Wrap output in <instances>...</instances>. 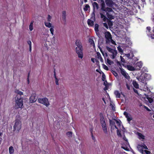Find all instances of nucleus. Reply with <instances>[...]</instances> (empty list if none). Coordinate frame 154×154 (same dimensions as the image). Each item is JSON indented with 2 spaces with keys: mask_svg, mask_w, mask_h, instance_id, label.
Returning <instances> with one entry per match:
<instances>
[{
  "mask_svg": "<svg viewBox=\"0 0 154 154\" xmlns=\"http://www.w3.org/2000/svg\"><path fill=\"white\" fill-rule=\"evenodd\" d=\"M75 44L77 46L75 48L76 53L78 55L79 58L82 59L83 57V47L81 41L79 39H76L75 42Z\"/></svg>",
  "mask_w": 154,
  "mask_h": 154,
  "instance_id": "f257e3e1",
  "label": "nucleus"
},
{
  "mask_svg": "<svg viewBox=\"0 0 154 154\" xmlns=\"http://www.w3.org/2000/svg\"><path fill=\"white\" fill-rule=\"evenodd\" d=\"M15 108L16 109L22 108L23 105V98L22 97L18 95H16L15 98Z\"/></svg>",
  "mask_w": 154,
  "mask_h": 154,
  "instance_id": "f03ea898",
  "label": "nucleus"
},
{
  "mask_svg": "<svg viewBox=\"0 0 154 154\" xmlns=\"http://www.w3.org/2000/svg\"><path fill=\"white\" fill-rule=\"evenodd\" d=\"M101 10L105 11L106 12H113V11L112 10V8L109 7H106V4H105V2L103 0H101Z\"/></svg>",
  "mask_w": 154,
  "mask_h": 154,
  "instance_id": "7ed1b4c3",
  "label": "nucleus"
},
{
  "mask_svg": "<svg viewBox=\"0 0 154 154\" xmlns=\"http://www.w3.org/2000/svg\"><path fill=\"white\" fill-rule=\"evenodd\" d=\"M105 37L106 39V44H109L112 38V36L110 32L108 31H106L104 33Z\"/></svg>",
  "mask_w": 154,
  "mask_h": 154,
  "instance_id": "20e7f679",
  "label": "nucleus"
},
{
  "mask_svg": "<svg viewBox=\"0 0 154 154\" xmlns=\"http://www.w3.org/2000/svg\"><path fill=\"white\" fill-rule=\"evenodd\" d=\"M38 101L39 103L44 104L47 107L50 104L48 99L46 97L39 98Z\"/></svg>",
  "mask_w": 154,
  "mask_h": 154,
  "instance_id": "39448f33",
  "label": "nucleus"
},
{
  "mask_svg": "<svg viewBox=\"0 0 154 154\" xmlns=\"http://www.w3.org/2000/svg\"><path fill=\"white\" fill-rule=\"evenodd\" d=\"M138 150L142 154H145L143 150V149H148L147 146L144 144H138L137 146Z\"/></svg>",
  "mask_w": 154,
  "mask_h": 154,
  "instance_id": "423d86ee",
  "label": "nucleus"
},
{
  "mask_svg": "<svg viewBox=\"0 0 154 154\" xmlns=\"http://www.w3.org/2000/svg\"><path fill=\"white\" fill-rule=\"evenodd\" d=\"M115 128L117 129V133L118 136L120 137H122V135L121 134V132L122 131L125 132V128L123 126H114Z\"/></svg>",
  "mask_w": 154,
  "mask_h": 154,
  "instance_id": "0eeeda50",
  "label": "nucleus"
},
{
  "mask_svg": "<svg viewBox=\"0 0 154 154\" xmlns=\"http://www.w3.org/2000/svg\"><path fill=\"white\" fill-rule=\"evenodd\" d=\"M105 4H106L107 6L112 8L113 9H115L114 6L116 4L113 2V0H105Z\"/></svg>",
  "mask_w": 154,
  "mask_h": 154,
  "instance_id": "6e6552de",
  "label": "nucleus"
},
{
  "mask_svg": "<svg viewBox=\"0 0 154 154\" xmlns=\"http://www.w3.org/2000/svg\"><path fill=\"white\" fill-rule=\"evenodd\" d=\"M37 98L36 94L35 93H32L29 98L30 102L31 103L35 102Z\"/></svg>",
  "mask_w": 154,
  "mask_h": 154,
  "instance_id": "1a4fd4ad",
  "label": "nucleus"
},
{
  "mask_svg": "<svg viewBox=\"0 0 154 154\" xmlns=\"http://www.w3.org/2000/svg\"><path fill=\"white\" fill-rule=\"evenodd\" d=\"M100 120L101 125H106L104 116L102 113L100 114Z\"/></svg>",
  "mask_w": 154,
  "mask_h": 154,
  "instance_id": "9d476101",
  "label": "nucleus"
},
{
  "mask_svg": "<svg viewBox=\"0 0 154 154\" xmlns=\"http://www.w3.org/2000/svg\"><path fill=\"white\" fill-rule=\"evenodd\" d=\"M120 72L121 74L126 79H128L130 77L128 75V73L125 72V70L123 69L122 67L119 68Z\"/></svg>",
  "mask_w": 154,
  "mask_h": 154,
  "instance_id": "9b49d317",
  "label": "nucleus"
},
{
  "mask_svg": "<svg viewBox=\"0 0 154 154\" xmlns=\"http://www.w3.org/2000/svg\"><path fill=\"white\" fill-rule=\"evenodd\" d=\"M122 138L125 141L126 145H125V147L124 146H122V147L125 150H128V147H130V145L128 142V139L126 138L125 136H122Z\"/></svg>",
  "mask_w": 154,
  "mask_h": 154,
  "instance_id": "f8f14e48",
  "label": "nucleus"
},
{
  "mask_svg": "<svg viewBox=\"0 0 154 154\" xmlns=\"http://www.w3.org/2000/svg\"><path fill=\"white\" fill-rule=\"evenodd\" d=\"M124 115L127 119V121L128 122H130L132 119V118L130 114L126 112H125Z\"/></svg>",
  "mask_w": 154,
  "mask_h": 154,
  "instance_id": "ddd939ff",
  "label": "nucleus"
},
{
  "mask_svg": "<svg viewBox=\"0 0 154 154\" xmlns=\"http://www.w3.org/2000/svg\"><path fill=\"white\" fill-rule=\"evenodd\" d=\"M138 79L144 84H146V78L144 76H140Z\"/></svg>",
  "mask_w": 154,
  "mask_h": 154,
  "instance_id": "4468645a",
  "label": "nucleus"
},
{
  "mask_svg": "<svg viewBox=\"0 0 154 154\" xmlns=\"http://www.w3.org/2000/svg\"><path fill=\"white\" fill-rule=\"evenodd\" d=\"M15 121L14 125H21V122L20 117H17Z\"/></svg>",
  "mask_w": 154,
  "mask_h": 154,
  "instance_id": "2eb2a0df",
  "label": "nucleus"
},
{
  "mask_svg": "<svg viewBox=\"0 0 154 154\" xmlns=\"http://www.w3.org/2000/svg\"><path fill=\"white\" fill-rule=\"evenodd\" d=\"M66 11H63L62 12V19L64 22L66 21Z\"/></svg>",
  "mask_w": 154,
  "mask_h": 154,
  "instance_id": "dca6fc26",
  "label": "nucleus"
},
{
  "mask_svg": "<svg viewBox=\"0 0 154 154\" xmlns=\"http://www.w3.org/2000/svg\"><path fill=\"white\" fill-rule=\"evenodd\" d=\"M87 23L88 26H93L94 24V21L89 19L88 20Z\"/></svg>",
  "mask_w": 154,
  "mask_h": 154,
  "instance_id": "f3484780",
  "label": "nucleus"
},
{
  "mask_svg": "<svg viewBox=\"0 0 154 154\" xmlns=\"http://www.w3.org/2000/svg\"><path fill=\"white\" fill-rule=\"evenodd\" d=\"M137 135L138 136V138L140 140H144L145 136L143 135L142 134L140 133H137Z\"/></svg>",
  "mask_w": 154,
  "mask_h": 154,
  "instance_id": "a211bd4d",
  "label": "nucleus"
},
{
  "mask_svg": "<svg viewBox=\"0 0 154 154\" xmlns=\"http://www.w3.org/2000/svg\"><path fill=\"white\" fill-rule=\"evenodd\" d=\"M93 9L94 10L96 8L97 9H98L99 7L98 4L96 2H94L92 4Z\"/></svg>",
  "mask_w": 154,
  "mask_h": 154,
  "instance_id": "6ab92c4d",
  "label": "nucleus"
},
{
  "mask_svg": "<svg viewBox=\"0 0 154 154\" xmlns=\"http://www.w3.org/2000/svg\"><path fill=\"white\" fill-rule=\"evenodd\" d=\"M153 96L154 97H153V98L149 97V95L146 96V98L150 103H151L153 101V100L154 99V94H153L152 96Z\"/></svg>",
  "mask_w": 154,
  "mask_h": 154,
  "instance_id": "aec40b11",
  "label": "nucleus"
},
{
  "mask_svg": "<svg viewBox=\"0 0 154 154\" xmlns=\"http://www.w3.org/2000/svg\"><path fill=\"white\" fill-rule=\"evenodd\" d=\"M132 84L134 87L136 88L137 89L139 88V85L135 80H134L133 81Z\"/></svg>",
  "mask_w": 154,
  "mask_h": 154,
  "instance_id": "412c9836",
  "label": "nucleus"
},
{
  "mask_svg": "<svg viewBox=\"0 0 154 154\" xmlns=\"http://www.w3.org/2000/svg\"><path fill=\"white\" fill-rule=\"evenodd\" d=\"M114 94L116 96V98H120V94L118 91H114Z\"/></svg>",
  "mask_w": 154,
  "mask_h": 154,
  "instance_id": "4be33fe9",
  "label": "nucleus"
},
{
  "mask_svg": "<svg viewBox=\"0 0 154 154\" xmlns=\"http://www.w3.org/2000/svg\"><path fill=\"white\" fill-rule=\"evenodd\" d=\"M90 44L92 45L93 47H95V45L94 40L90 38L88 40Z\"/></svg>",
  "mask_w": 154,
  "mask_h": 154,
  "instance_id": "5701e85b",
  "label": "nucleus"
},
{
  "mask_svg": "<svg viewBox=\"0 0 154 154\" xmlns=\"http://www.w3.org/2000/svg\"><path fill=\"white\" fill-rule=\"evenodd\" d=\"M127 69L129 71H134L135 69L134 67L130 65H127Z\"/></svg>",
  "mask_w": 154,
  "mask_h": 154,
  "instance_id": "b1692460",
  "label": "nucleus"
},
{
  "mask_svg": "<svg viewBox=\"0 0 154 154\" xmlns=\"http://www.w3.org/2000/svg\"><path fill=\"white\" fill-rule=\"evenodd\" d=\"M111 53H112V58L114 59L116 56L117 53V51L116 50H114Z\"/></svg>",
  "mask_w": 154,
  "mask_h": 154,
  "instance_id": "393cba45",
  "label": "nucleus"
},
{
  "mask_svg": "<svg viewBox=\"0 0 154 154\" xmlns=\"http://www.w3.org/2000/svg\"><path fill=\"white\" fill-rule=\"evenodd\" d=\"M15 93L17 94L16 95L21 96L23 95V92L18 90H16L15 91Z\"/></svg>",
  "mask_w": 154,
  "mask_h": 154,
  "instance_id": "a878e982",
  "label": "nucleus"
},
{
  "mask_svg": "<svg viewBox=\"0 0 154 154\" xmlns=\"http://www.w3.org/2000/svg\"><path fill=\"white\" fill-rule=\"evenodd\" d=\"M21 128V126H14V131H18Z\"/></svg>",
  "mask_w": 154,
  "mask_h": 154,
  "instance_id": "bb28decb",
  "label": "nucleus"
},
{
  "mask_svg": "<svg viewBox=\"0 0 154 154\" xmlns=\"http://www.w3.org/2000/svg\"><path fill=\"white\" fill-rule=\"evenodd\" d=\"M9 153L10 154H12L14 151V150L13 146H10L9 148Z\"/></svg>",
  "mask_w": 154,
  "mask_h": 154,
  "instance_id": "cd10ccee",
  "label": "nucleus"
},
{
  "mask_svg": "<svg viewBox=\"0 0 154 154\" xmlns=\"http://www.w3.org/2000/svg\"><path fill=\"white\" fill-rule=\"evenodd\" d=\"M136 65L137 67H138V69H141L142 66V63L141 62H137Z\"/></svg>",
  "mask_w": 154,
  "mask_h": 154,
  "instance_id": "c85d7f7f",
  "label": "nucleus"
},
{
  "mask_svg": "<svg viewBox=\"0 0 154 154\" xmlns=\"http://www.w3.org/2000/svg\"><path fill=\"white\" fill-rule=\"evenodd\" d=\"M99 25L97 24H95L94 25V30L96 33L99 31Z\"/></svg>",
  "mask_w": 154,
  "mask_h": 154,
  "instance_id": "c756f323",
  "label": "nucleus"
},
{
  "mask_svg": "<svg viewBox=\"0 0 154 154\" xmlns=\"http://www.w3.org/2000/svg\"><path fill=\"white\" fill-rule=\"evenodd\" d=\"M110 125H115L116 119L109 120Z\"/></svg>",
  "mask_w": 154,
  "mask_h": 154,
  "instance_id": "7c9ffc66",
  "label": "nucleus"
},
{
  "mask_svg": "<svg viewBox=\"0 0 154 154\" xmlns=\"http://www.w3.org/2000/svg\"><path fill=\"white\" fill-rule=\"evenodd\" d=\"M107 16L108 18L110 20H112L114 18V17L113 16H112L111 14L107 13Z\"/></svg>",
  "mask_w": 154,
  "mask_h": 154,
  "instance_id": "2f4dec72",
  "label": "nucleus"
},
{
  "mask_svg": "<svg viewBox=\"0 0 154 154\" xmlns=\"http://www.w3.org/2000/svg\"><path fill=\"white\" fill-rule=\"evenodd\" d=\"M90 7L88 4H86L84 8V10L85 11H87L88 9H90Z\"/></svg>",
  "mask_w": 154,
  "mask_h": 154,
  "instance_id": "473e14b6",
  "label": "nucleus"
},
{
  "mask_svg": "<svg viewBox=\"0 0 154 154\" xmlns=\"http://www.w3.org/2000/svg\"><path fill=\"white\" fill-rule=\"evenodd\" d=\"M33 21H32L29 25V28L30 31H32L33 30Z\"/></svg>",
  "mask_w": 154,
  "mask_h": 154,
  "instance_id": "72a5a7b5",
  "label": "nucleus"
},
{
  "mask_svg": "<svg viewBox=\"0 0 154 154\" xmlns=\"http://www.w3.org/2000/svg\"><path fill=\"white\" fill-rule=\"evenodd\" d=\"M66 135L69 138L72 137V132L71 131L67 132L66 133Z\"/></svg>",
  "mask_w": 154,
  "mask_h": 154,
  "instance_id": "f704fd0d",
  "label": "nucleus"
},
{
  "mask_svg": "<svg viewBox=\"0 0 154 154\" xmlns=\"http://www.w3.org/2000/svg\"><path fill=\"white\" fill-rule=\"evenodd\" d=\"M45 25L48 28H50L51 26V24L50 22H45Z\"/></svg>",
  "mask_w": 154,
  "mask_h": 154,
  "instance_id": "c9c22d12",
  "label": "nucleus"
},
{
  "mask_svg": "<svg viewBox=\"0 0 154 154\" xmlns=\"http://www.w3.org/2000/svg\"><path fill=\"white\" fill-rule=\"evenodd\" d=\"M106 49L110 52L111 53L114 50V49H112L108 46H106Z\"/></svg>",
  "mask_w": 154,
  "mask_h": 154,
  "instance_id": "e433bc0d",
  "label": "nucleus"
},
{
  "mask_svg": "<svg viewBox=\"0 0 154 154\" xmlns=\"http://www.w3.org/2000/svg\"><path fill=\"white\" fill-rule=\"evenodd\" d=\"M102 128L104 132L105 133H106L107 131L106 126H103Z\"/></svg>",
  "mask_w": 154,
  "mask_h": 154,
  "instance_id": "4c0bfd02",
  "label": "nucleus"
},
{
  "mask_svg": "<svg viewBox=\"0 0 154 154\" xmlns=\"http://www.w3.org/2000/svg\"><path fill=\"white\" fill-rule=\"evenodd\" d=\"M108 24L109 26V27H110L113 25V24L112 22L110 20H109L108 22Z\"/></svg>",
  "mask_w": 154,
  "mask_h": 154,
  "instance_id": "58836bf2",
  "label": "nucleus"
},
{
  "mask_svg": "<svg viewBox=\"0 0 154 154\" xmlns=\"http://www.w3.org/2000/svg\"><path fill=\"white\" fill-rule=\"evenodd\" d=\"M152 32L153 33L151 34V37L152 38L154 39V27H153Z\"/></svg>",
  "mask_w": 154,
  "mask_h": 154,
  "instance_id": "ea45409f",
  "label": "nucleus"
},
{
  "mask_svg": "<svg viewBox=\"0 0 154 154\" xmlns=\"http://www.w3.org/2000/svg\"><path fill=\"white\" fill-rule=\"evenodd\" d=\"M100 14L101 18H103V19H105L106 18V17L102 13H100Z\"/></svg>",
  "mask_w": 154,
  "mask_h": 154,
  "instance_id": "a19ab883",
  "label": "nucleus"
},
{
  "mask_svg": "<svg viewBox=\"0 0 154 154\" xmlns=\"http://www.w3.org/2000/svg\"><path fill=\"white\" fill-rule=\"evenodd\" d=\"M50 30L51 32V33L52 35H53V32L54 31V29L52 27H51L50 28Z\"/></svg>",
  "mask_w": 154,
  "mask_h": 154,
  "instance_id": "79ce46f5",
  "label": "nucleus"
},
{
  "mask_svg": "<svg viewBox=\"0 0 154 154\" xmlns=\"http://www.w3.org/2000/svg\"><path fill=\"white\" fill-rule=\"evenodd\" d=\"M110 106L112 107V109L113 111H115L116 109L114 106L111 103L110 104Z\"/></svg>",
  "mask_w": 154,
  "mask_h": 154,
  "instance_id": "37998d69",
  "label": "nucleus"
},
{
  "mask_svg": "<svg viewBox=\"0 0 154 154\" xmlns=\"http://www.w3.org/2000/svg\"><path fill=\"white\" fill-rule=\"evenodd\" d=\"M112 61L111 60L107 58V63H108L109 65H111L112 64Z\"/></svg>",
  "mask_w": 154,
  "mask_h": 154,
  "instance_id": "c03bdc74",
  "label": "nucleus"
},
{
  "mask_svg": "<svg viewBox=\"0 0 154 154\" xmlns=\"http://www.w3.org/2000/svg\"><path fill=\"white\" fill-rule=\"evenodd\" d=\"M102 80L103 81H104L106 79V78H105V76L103 73V74L102 75Z\"/></svg>",
  "mask_w": 154,
  "mask_h": 154,
  "instance_id": "a18cd8bd",
  "label": "nucleus"
},
{
  "mask_svg": "<svg viewBox=\"0 0 154 154\" xmlns=\"http://www.w3.org/2000/svg\"><path fill=\"white\" fill-rule=\"evenodd\" d=\"M51 18V16H50V15H48V18H47V20L48 22H50Z\"/></svg>",
  "mask_w": 154,
  "mask_h": 154,
  "instance_id": "49530a36",
  "label": "nucleus"
},
{
  "mask_svg": "<svg viewBox=\"0 0 154 154\" xmlns=\"http://www.w3.org/2000/svg\"><path fill=\"white\" fill-rule=\"evenodd\" d=\"M118 50L120 52H123V51L120 47H118Z\"/></svg>",
  "mask_w": 154,
  "mask_h": 154,
  "instance_id": "de8ad7c7",
  "label": "nucleus"
},
{
  "mask_svg": "<svg viewBox=\"0 0 154 154\" xmlns=\"http://www.w3.org/2000/svg\"><path fill=\"white\" fill-rule=\"evenodd\" d=\"M103 67L104 69L106 70H108L109 69L108 67L104 64L103 65Z\"/></svg>",
  "mask_w": 154,
  "mask_h": 154,
  "instance_id": "09e8293b",
  "label": "nucleus"
},
{
  "mask_svg": "<svg viewBox=\"0 0 154 154\" xmlns=\"http://www.w3.org/2000/svg\"><path fill=\"white\" fill-rule=\"evenodd\" d=\"M120 121H118L116 119V122L117 125H120Z\"/></svg>",
  "mask_w": 154,
  "mask_h": 154,
  "instance_id": "8fccbe9b",
  "label": "nucleus"
},
{
  "mask_svg": "<svg viewBox=\"0 0 154 154\" xmlns=\"http://www.w3.org/2000/svg\"><path fill=\"white\" fill-rule=\"evenodd\" d=\"M103 26L107 29L108 28L107 24L106 23H104L103 24Z\"/></svg>",
  "mask_w": 154,
  "mask_h": 154,
  "instance_id": "3c124183",
  "label": "nucleus"
},
{
  "mask_svg": "<svg viewBox=\"0 0 154 154\" xmlns=\"http://www.w3.org/2000/svg\"><path fill=\"white\" fill-rule=\"evenodd\" d=\"M55 83L56 85H59L58 81L59 80L57 78L55 79Z\"/></svg>",
  "mask_w": 154,
  "mask_h": 154,
  "instance_id": "603ef678",
  "label": "nucleus"
},
{
  "mask_svg": "<svg viewBox=\"0 0 154 154\" xmlns=\"http://www.w3.org/2000/svg\"><path fill=\"white\" fill-rule=\"evenodd\" d=\"M144 152H145L146 154H150V152L147 150H144Z\"/></svg>",
  "mask_w": 154,
  "mask_h": 154,
  "instance_id": "864d4df0",
  "label": "nucleus"
},
{
  "mask_svg": "<svg viewBox=\"0 0 154 154\" xmlns=\"http://www.w3.org/2000/svg\"><path fill=\"white\" fill-rule=\"evenodd\" d=\"M102 53L103 56L104 57L105 59V57H107V54L106 53H105L104 54L102 52Z\"/></svg>",
  "mask_w": 154,
  "mask_h": 154,
  "instance_id": "5fc2aeb1",
  "label": "nucleus"
},
{
  "mask_svg": "<svg viewBox=\"0 0 154 154\" xmlns=\"http://www.w3.org/2000/svg\"><path fill=\"white\" fill-rule=\"evenodd\" d=\"M54 78H55V79H56V78H57L56 76V72H55V69H54Z\"/></svg>",
  "mask_w": 154,
  "mask_h": 154,
  "instance_id": "6e6d98bb",
  "label": "nucleus"
},
{
  "mask_svg": "<svg viewBox=\"0 0 154 154\" xmlns=\"http://www.w3.org/2000/svg\"><path fill=\"white\" fill-rule=\"evenodd\" d=\"M104 85H105V86L106 87L108 85L107 82L106 80H105L104 82Z\"/></svg>",
  "mask_w": 154,
  "mask_h": 154,
  "instance_id": "4d7b16f0",
  "label": "nucleus"
},
{
  "mask_svg": "<svg viewBox=\"0 0 154 154\" xmlns=\"http://www.w3.org/2000/svg\"><path fill=\"white\" fill-rule=\"evenodd\" d=\"M27 43L29 45V47L31 46V42L30 41H29L27 42Z\"/></svg>",
  "mask_w": 154,
  "mask_h": 154,
  "instance_id": "13d9d810",
  "label": "nucleus"
},
{
  "mask_svg": "<svg viewBox=\"0 0 154 154\" xmlns=\"http://www.w3.org/2000/svg\"><path fill=\"white\" fill-rule=\"evenodd\" d=\"M110 42L111 43L114 45H115L116 44V42L113 40L112 39H111V41H110Z\"/></svg>",
  "mask_w": 154,
  "mask_h": 154,
  "instance_id": "bf43d9fd",
  "label": "nucleus"
},
{
  "mask_svg": "<svg viewBox=\"0 0 154 154\" xmlns=\"http://www.w3.org/2000/svg\"><path fill=\"white\" fill-rule=\"evenodd\" d=\"M91 137L92 138V139L94 140H95V138L94 137V136H93V133H92L91 134Z\"/></svg>",
  "mask_w": 154,
  "mask_h": 154,
  "instance_id": "052dcab7",
  "label": "nucleus"
},
{
  "mask_svg": "<svg viewBox=\"0 0 154 154\" xmlns=\"http://www.w3.org/2000/svg\"><path fill=\"white\" fill-rule=\"evenodd\" d=\"M29 74H30V72H29L28 73V77H27V82H28V84H29Z\"/></svg>",
  "mask_w": 154,
  "mask_h": 154,
  "instance_id": "680f3d73",
  "label": "nucleus"
},
{
  "mask_svg": "<svg viewBox=\"0 0 154 154\" xmlns=\"http://www.w3.org/2000/svg\"><path fill=\"white\" fill-rule=\"evenodd\" d=\"M97 55L98 58H100V57H101L100 54L99 52L97 53Z\"/></svg>",
  "mask_w": 154,
  "mask_h": 154,
  "instance_id": "e2e57ef3",
  "label": "nucleus"
},
{
  "mask_svg": "<svg viewBox=\"0 0 154 154\" xmlns=\"http://www.w3.org/2000/svg\"><path fill=\"white\" fill-rule=\"evenodd\" d=\"M144 108L148 111H151L149 109L145 106H144Z\"/></svg>",
  "mask_w": 154,
  "mask_h": 154,
  "instance_id": "0e129e2a",
  "label": "nucleus"
},
{
  "mask_svg": "<svg viewBox=\"0 0 154 154\" xmlns=\"http://www.w3.org/2000/svg\"><path fill=\"white\" fill-rule=\"evenodd\" d=\"M126 85L127 89L129 90H130V87L128 85V84H126Z\"/></svg>",
  "mask_w": 154,
  "mask_h": 154,
  "instance_id": "69168bd1",
  "label": "nucleus"
},
{
  "mask_svg": "<svg viewBox=\"0 0 154 154\" xmlns=\"http://www.w3.org/2000/svg\"><path fill=\"white\" fill-rule=\"evenodd\" d=\"M146 29L147 30H149V31L151 30V28L150 27H146Z\"/></svg>",
  "mask_w": 154,
  "mask_h": 154,
  "instance_id": "338daca9",
  "label": "nucleus"
},
{
  "mask_svg": "<svg viewBox=\"0 0 154 154\" xmlns=\"http://www.w3.org/2000/svg\"><path fill=\"white\" fill-rule=\"evenodd\" d=\"M99 59H100V61L101 62H103V58H102V57H100Z\"/></svg>",
  "mask_w": 154,
  "mask_h": 154,
  "instance_id": "774afa93",
  "label": "nucleus"
}]
</instances>
